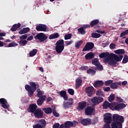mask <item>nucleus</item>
I'll return each mask as SVG.
<instances>
[{
  "instance_id": "obj_1",
  "label": "nucleus",
  "mask_w": 128,
  "mask_h": 128,
  "mask_svg": "<svg viewBox=\"0 0 128 128\" xmlns=\"http://www.w3.org/2000/svg\"><path fill=\"white\" fill-rule=\"evenodd\" d=\"M102 106L104 110H106V108H110L112 110H118V112L126 108V104L124 103L118 104V102L110 104L108 101H105L103 103Z\"/></svg>"
},
{
  "instance_id": "obj_2",
  "label": "nucleus",
  "mask_w": 128,
  "mask_h": 128,
  "mask_svg": "<svg viewBox=\"0 0 128 128\" xmlns=\"http://www.w3.org/2000/svg\"><path fill=\"white\" fill-rule=\"evenodd\" d=\"M113 122L112 123V128H122V123L124 122V116H120L118 114H114L112 115Z\"/></svg>"
},
{
  "instance_id": "obj_3",
  "label": "nucleus",
  "mask_w": 128,
  "mask_h": 128,
  "mask_svg": "<svg viewBox=\"0 0 128 128\" xmlns=\"http://www.w3.org/2000/svg\"><path fill=\"white\" fill-rule=\"evenodd\" d=\"M28 84L25 86V90L28 92V96L30 98H32L34 96V94L36 90V84L34 82H30Z\"/></svg>"
},
{
  "instance_id": "obj_4",
  "label": "nucleus",
  "mask_w": 128,
  "mask_h": 128,
  "mask_svg": "<svg viewBox=\"0 0 128 128\" xmlns=\"http://www.w3.org/2000/svg\"><path fill=\"white\" fill-rule=\"evenodd\" d=\"M113 58H108V62H105V63H108V64H110V66H114L116 64H118V62H120L122 60V58H124V56L122 55H120L119 56H118V55L113 54Z\"/></svg>"
},
{
  "instance_id": "obj_5",
  "label": "nucleus",
  "mask_w": 128,
  "mask_h": 128,
  "mask_svg": "<svg viewBox=\"0 0 128 128\" xmlns=\"http://www.w3.org/2000/svg\"><path fill=\"white\" fill-rule=\"evenodd\" d=\"M55 50L57 54H62L64 50V40H59L56 43Z\"/></svg>"
},
{
  "instance_id": "obj_6",
  "label": "nucleus",
  "mask_w": 128,
  "mask_h": 128,
  "mask_svg": "<svg viewBox=\"0 0 128 128\" xmlns=\"http://www.w3.org/2000/svg\"><path fill=\"white\" fill-rule=\"evenodd\" d=\"M99 58H106L104 59V62H108L109 58H114L113 54H110L108 52H102L99 54Z\"/></svg>"
},
{
  "instance_id": "obj_7",
  "label": "nucleus",
  "mask_w": 128,
  "mask_h": 128,
  "mask_svg": "<svg viewBox=\"0 0 128 128\" xmlns=\"http://www.w3.org/2000/svg\"><path fill=\"white\" fill-rule=\"evenodd\" d=\"M34 38L35 40H38L40 42H44L48 40V36H46L45 34L40 32L34 36Z\"/></svg>"
},
{
  "instance_id": "obj_8",
  "label": "nucleus",
  "mask_w": 128,
  "mask_h": 128,
  "mask_svg": "<svg viewBox=\"0 0 128 128\" xmlns=\"http://www.w3.org/2000/svg\"><path fill=\"white\" fill-rule=\"evenodd\" d=\"M92 64L96 66L94 68L96 70H104L102 66L100 64V63L98 62V59L97 58H93L92 60Z\"/></svg>"
},
{
  "instance_id": "obj_9",
  "label": "nucleus",
  "mask_w": 128,
  "mask_h": 128,
  "mask_svg": "<svg viewBox=\"0 0 128 128\" xmlns=\"http://www.w3.org/2000/svg\"><path fill=\"white\" fill-rule=\"evenodd\" d=\"M94 48V44L92 42H88L82 50V52H88Z\"/></svg>"
},
{
  "instance_id": "obj_10",
  "label": "nucleus",
  "mask_w": 128,
  "mask_h": 128,
  "mask_svg": "<svg viewBox=\"0 0 128 128\" xmlns=\"http://www.w3.org/2000/svg\"><path fill=\"white\" fill-rule=\"evenodd\" d=\"M91 101L93 104V106H96V104H100V102H104V98L100 96H95L94 97L92 100Z\"/></svg>"
},
{
  "instance_id": "obj_11",
  "label": "nucleus",
  "mask_w": 128,
  "mask_h": 128,
  "mask_svg": "<svg viewBox=\"0 0 128 128\" xmlns=\"http://www.w3.org/2000/svg\"><path fill=\"white\" fill-rule=\"evenodd\" d=\"M110 113H106L104 116V120L106 124H110L112 120Z\"/></svg>"
},
{
  "instance_id": "obj_12",
  "label": "nucleus",
  "mask_w": 128,
  "mask_h": 128,
  "mask_svg": "<svg viewBox=\"0 0 128 128\" xmlns=\"http://www.w3.org/2000/svg\"><path fill=\"white\" fill-rule=\"evenodd\" d=\"M85 92L89 98H90L94 94V88L92 86H88L86 88Z\"/></svg>"
},
{
  "instance_id": "obj_13",
  "label": "nucleus",
  "mask_w": 128,
  "mask_h": 128,
  "mask_svg": "<svg viewBox=\"0 0 128 128\" xmlns=\"http://www.w3.org/2000/svg\"><path fill=\"white\" fill-rule=\"evenodd\" d=\"M36 30L37 32H47L48 26L46 24H39L36 26Z\"/></svg>"
},
{
  "instance_id": "obj_14",
  "label": "nucleus",
  "mask_w": 128,
  "mask_h": 128,
  "mask_svg": "<svg viewBox=\"0 0 128 128\" xmlns=\"http://www.w3.org/2000/svg\"><path fill=\"white\" fill-rule=\"evenodd\" d=\"M92 118H83L80 120V122L81 124L86 126H90L92 124Z\"/></svg>"
},
{
  "instance_id": "obj_15",
  "label": "nucleus",
  "mask_w": 128,
  "mask_h": 128,
  "mask_svg": "<svg viewBox=\"0 0 128 128\" xmlns=\"http://www.w3.org/2000/svg\"><path fill=\"white\" fill-rule=\"evenodd\" d=\"M73 102L74 99L72 98H70L68 100V102H64L63 108H72Z\"/></svg>"
},
{
  "instance_id": "obj_16",
  "label": "nucleus",
  "mask_w": 128,
  "mask_h": 128,
  "mask_svg": "<svg viewBox=\"0 0 128 128\" xmlns=\"http://www.w3.org/2000/svg\"><path fill=\"white\" fill-rule=\"evenodd\" d=\"M35 118H42L44 116V112L40 110V108H38L36 112L34 113Z\"/></svg>"
},
{
  "instance_id": "obj_17",
  "label": "nucleus",
  "mask_w": 128,
  "mask_h": 128,
  "mask_svg": "<svg viewBox=\"0 0 128 128\" xmlns=\"http://www.w3.org/2000/svg\"><path fill=\"white\" fill-rule=\"evenodd\" d=\"M36 108H38V106H36V104H31L29 106L27 110L28 112L34 114L36 110Z\"/></svg>"
},
{
  "instance_id": "obj_18",
  "label": "nucleus",
  "mask_w": 128,
  "mask_h": 128,
  "mask_svg": "<svg viewBox=\"0 0 128 128\" xmlns=\"http://www.w3.org/2000/svg\"><path fill=\"white\" fill-rule=\"evenodd\" d=\"M0 104L3 108H8L10 106L8 105V101L4 98H0Z\"/></svg>"
},
{
  "instance_id": "obj_19",
  "label": "nucleus",
  "mask_w": 128,
  "mask_h": 128,
  "mask_svg": "<svg viewBox=\"0 0 128 128\" xmlns=\"http://www.w3.org/2000/svg\"><path fill=\"white\" fill-rule=\"evenodd\" d=\"M82 79L80 78H78L76 80V88L78 90V88H80L82 86Z\"/></svg>"
},
{
  "instance_id": "obj_20",
  "label": "nucleus",
  "mask_w": 128,
  "mask_h": 128,
  "mask_svg": "<svg viewBox=\"0 0 128 128\" xmlns=\"http://www.w3.org/2000/svg\"><path fill=\"white\" fill-rule=\"evenodd\" d=\"M86 101H83L78 103V106L77 108L78 110H84V108H86Z\"/></svg>"
},
{
  "instance_id": "obj_21",
  "label": "nucleus",
  "mask_w": 128,
  "mask_h": 128,
  "mask_svg": "<svg viewBox=\"0 0 128 128\" xmlns=\"http://www.w3.org/2000/svg\"><path fill=\"white\" fill-rule=\"evenodd\" d=\"M94 109L91 106H88L85 110V114L86 116H92V112H94Z\"/></svg>"
},
{
  "instance_id": "obj_22",
  "label": "nucleus",
  "mask_w": 128,
  "mask_h": 128,
  "mask_svg": "<svg viewBox=\"0 0 128 128\" xmlns=\"http://www.w3.org/2000/svg\"><path fill=\"white\" fill-rule=\"evenodd\" d=\"M60 96L63 98L64 100H68V94H66V92L64 90L60 92H58Z\"/></svg>"
},
{
  "instance_id": "obj_23",
  "label": "nucleus",
  "mask_w": 128,
  "mask_h": 128,
  "mask_svg": "<svg viewBox=\"0 0 128 128\" xmlns=\"http://www.w3.org/2000/svg\"><path fill=\"white\" fill-rule=\"evenodd\" d=\"M46 99V96L44 95L37 100L38 106H42L44 104V102Z\"/></svg>"
},
{
  "instance_id": "obj_24",
  "label": "nucleus",
  "mask_w": 128,
  "mask_h": 128,
  "mask_svg": "<svg viewBox=\"0 0 128 128\" xmlns=\"http://www.w3.org/2000/svg\"><path fill=\"white\" fill-rule=\"evenodd\" d=\"M85 60H92L94 58V54L92 52H90L85 56Z\"/></svg>"
},
{
  "instance_id": "obj_25",
  "label": "nucleus",
  "mask_w": 128,
  "mask_h": 128,
  "mask_svg": "<svg viewBox=\"0 0 128 128\" xmlns=\"http://www.w3.org/2000/svg\"><path fill=\"white\" fill-rule=\"evenodd\" d=\"M120 84H122L120 82H112V84L110 86V88H111L112 90H116L118 88V87L120 86Z\"/></svg>"
},
{
  "instance_id": "obj_26",
  "label": "nucleus",
  "mask_w": 128,
  "mask_h": 128,
  "mask_svg": "<svg viewBox=\"0 0 128 128\" xmlns=\"http://www.w3.org/2000/svg\"><path fill=\"white\" fill-rule=\"evenodd\" d=\"M19 28H20V24L18 23V24H14L12 26L10 30H11V32H16Z\"/></svg>"
},
{
  "instance_id": "obj_27",
  "label": "nucleus",
  "mask_w": 128,
  "mask_h": 128,
  "mask_svg": "<svg viewBox=\"0 0 128 128\" xmlns=\"http://www.w3.org/2000/svg\"><path fill=\"white\" fill-rule=\"evenodd\" d=\"M30 32V28H23L22 30H20L18 32L20 34H26V32Z\"/></svg>"
},
{
  "instance_id": "obj_28",
  "label": "nucleus",
  "mask_w": 128,
  "mask_h": 128,
  "mask_svg": "<svg viewBox=\"0 0 128 128\" xmlns=\"http://www.w3.org/2000/svg\"><path fill=\"white\" fill-rule=\"evenodd\" d=\"M104 84V82L102 80H98L94 82V88H98L102 86Z\"/></svg>"
},
{
  "instance_id": "obj_29",
  "label": "nucleus",
  "mask_w": 128,
  "mask_h": 128,
  "mask_svg": "<svg viewBox=\"0 0 128 128\" xmlns=\"http://www.w3.org/2000/svg\"><path fill=\"white\" fill-rule=\"evenodd\" d=\"M42 110H44L45 114H52V108L50 107L43 108Z\"/></svg>"
},
{
  "instance_id": "obj_30",
  "label": "nucleus",
  "mask_w": 128,
  "mask_h": 128,
  "mask_svg": "<svg viewBox=\"0 0 128 128\" xmlns=\"http://www.w3.org/2000/svg\"><path fill=\"white\" fill-rule=\"evenodd\" d=\"M100 22V20L96 19L90 22V26L91 28H94L95 26H96Z\"/></svg>"
},
{
  "instance_id": "obj_31",
  "label": "nucleus",
  "mask_w": 128,
  "mask_h": 128,
  "mask_svg": "<svg viewBox=\"0 0 128 128\" xmlns=\"http://www.w3.org/2000/svg\"><path fill=\"white\" fill-rule=\"evenodd\" d=\"M64 128H70L72 126V122L66 121L64 124Z\"/></svg>"
},
{
  "instance_id": "obj_32",
  "label": "nucleus",
  "mask_w": 128,
  "mask_h": 128,
  "mask_svg": "<svg viewBox=\"0 0 128 128\" xmlns=\"http://www.w3.org/2000/svg\"><path fill=\"white\" fill-rule=\"evenodd\" d=\"M60 36V34L56 32L54 34H52L49 36V40H54V38H58Z\"/></svg>"
},
{
  "instance_id": "obj_33",
  "label": "nucleus",
  "mask_w": 128,
  "mask_h": 128,
  "mask_svg": "<svg viewBox=\"0 0 128 128\" xmlns=\"http://www.w3.org/2000/svg\"><path fill=\"white\" fill-rule=\"evenodd\" d=\"M116 54H124L126 51L124 49H118L114 51Z\"/></svg>"
},
{
  "instance_id": "obj_34",
  "label": "nucleus",
  "mask_w": 128,
  "mask_h": 128,
  "mask_svg": "<svg viewBox=\"0 0 128 128\" xmlns=\"http://www.w3.org/2000/svg\"><path fill=\"white\" fill-rule=\"evenodd\" d=\"M36 54H38V50L33 49L32 51H30L29 52V55H30V56L32 57V56H36Z\"/></svg>"
},
{
  "instance_id": "obj_35",
  "label": "nucleus",
  "mask_w": 128,
  "mask_h": 128,
  "mask_svg": "<svg viewBox=\"0 0 128 128\" xmlns=\"http://www.w3.org/2000/svg\"><path fill=\"white\" fill-rule=\"evenodd\" d=\"M92 38H100V34L96 33V32H93L91 34Z\"/></svg>"
},
{
  "instance_id": "obj_36",
  "label": "nucleus",
  "mask_w": 128,
  "mask_h": 128,
  "mask_svg": "<svg viewBox=\"0 0 128 128\" xmlns=\"http://www.w3.org/2000/svg\"><path fill=\"white\" fill-rule=\"evenodd\" d=\"M96 72V70H93L92 69L90 68L87 70V74H92V76H94V74Z\"/></svg>"
},
{
  "instance_id": "obj_37",
  "label": "nucleus",
  "mask_w": 128,
  "mask_h": 128,
  "mask_svg": "<svg viewBox=\"0 0 128 128\" xmlns=\"http://www.w3.org/2000/svg\"><path fill=\"white\" fill-rule=\"evenodd\" d=\"M82 42H84L82 40H80V41L76 42L75 44V48H80V46H82Z\"/></svg>"
},
{
  "instance_id": "obj_38",
  "label": "nucleus",
  "mask_w": 128,
  "mask_h": 128,
  "mask_svg": "<svg viewBox=\"0 0 128 128\" xmlns=\"http://www.w3.org/2000/svg\"><path fill=\"white\" fill-rule=\"evenodd\" d=\"M18 44L20 46H24L28 44V41L26 40H21L18 42Z\"/></svg>"
},
{
  "instance_id": "obj_39",
  "label": "nucleus",
  "mask_w": 128,
  "mask_h": 128,
  "mask_svg": "<svg viewBox=\"0 0 128 128\" xmlns=\"http://www.w3.org/2000/svg\"><path fill=\"white\" fill-rule=\"evenodd\" d=\"M39 123L42 126H44V128L46 126V120H44V119L39 120Z\"/></svg>"
},
{
  "instance_id": "obj_40",
  "label": "nucleus",
  "mask_w": 128,
  "mask_h": 128,
  "mask_svg": "<svg viewBox=\"0 0 128 128\" xmlns=\"http://www.w3.org/2000/svg\"><path fill=\"white\" fill-rule=\"evenodd\" d=\"M78 30L81 34H86V30H84V28L82 27L78 28Z\"/></svg>"
},
{
  "instance_id": "obj_41",
  "label": "nucleus",
  "mask_w": 128,
  "mask_h": 128,
  "mask_svg": "<svg viewBox=\"0 0 128 128\" xmlns=\"http://www.w3.org/2000/svg\"><path fill=\"white\" fill-rule=\"evenodd\" d=\"M116 96H114V94H110L108 99V102H114V100Z\"/></svg>"
},
{
  "instance_id": "obj_42",
  "label": "nucleus",
  "mask_w": 128,
  "mask_h": 128,
  "mask_svg": "<svg viewBox=\"0 0 128 128\" xmlns=\"http://www.w3.org/2000/svg\"><path fill=\"white\" fill-rule=\"evenodd\" d=\"M122 64H126L128 62V55H124L122 62Z\"/></svg>"
},
{
  "instance_id": "obj_43",
  "label": "nucleus",
  "mask_w": 128,
  "mask_h": 128,
  "mask_svg": "<svg viewBox=\"0 0 128 128\" xmlns=\"http://www.w3.org/2000/svg\"><path fill=\"white\" fill-rule=\"evenodd\" d=\"M64 38L66 40H70V38H72V34H66L64 36Z\"/></svg>"
},
{
  "instance_id": "obj_44",
  "label": "nucleus",
  "mask_w": 128,
  "mask_h": 128,
  "mask_svg": "<svg viewBox=\"0 0 128 128\" xmlns=\"http://www.w3.org/2000/svg\"><path fill=\"white\" fill-rule=\"evenodd\" d=\"M68 94L70 96H74V90L72 88H68Z\"/></svg>"
},
{
  "instance_id": "obj_45",
  "label": "nucleus",
  "mask_w": 128,
  "mask_h": 128,
  "mask_svg": "<svg viewBox=\"0 0 128 128\" xmlns=\"http://www.w3.org/2000/svg\"><path fill=\"white\" fill-rule=\"evenodd\" d=\"M18 46V44L14 42H12V43H10L8 46V48H14V46Z\"/></svg>"
},
{
  "instance_id": "obj_46",
  "label": "nucleus",
  "mask_w": 128,
  "mask_h": 128,
  "mask_svg": "<svg viewBox=\"0 0 128 128\" xmlns=\"http://www.w3.org/2000/svg\"><path fill=\"white\" fill-rule=\"evenodd\" d=\"M112 80H108L106 82H105V86H112Z\"/></svg>"
},
{
  "instance_id": "obj_47",
  "label": "nucleus",
  "mask_w": 128,
  "mask_h": 128,
  "mask_svg": "<svg viewBox=\"0 0 128 128\" xmlns=\"http://www.w3.org/2000/svg\"><path fill=\"white\" fill-rule=\"evenodd\" d=\"M28 34H25L20 36V40H26V38H28Z\"/></svg>"
},
{
  "instance_id": "obj_48",
  "label": "nucleus",
  "mask_w": 128,
  "mask_h": 128,
  "mask_svg": "<svg viewBox=\"0 0 128 128\" xmlns=\"http://www.w3.org/2000/svg\"><path fill=\"white\" fill-rule=\"evenodd\" d=\"M74 42V41L72 40H71L70 41H66L65 42V46H70V44H72Z\"/></svg>"
},
{
  "instance_id": "obj_49",
  "label": "nucleus",
  "mask_w": 128,
  "mask_h": 128,
  "mask_svg": "<svg viewBox=\"0 0 128 128\" xmlns=\"http://www.w3.org/2000/svg\"><path fill=\"white\" fill-rule=\"evenodd\" d=\"M44 94V91L39 92L38 93H37L38 98H40L42 96V95Z\"/></svg>"
},
{
  "instance_id": "obj_50",
  "label": "nucleus",
  "mask_w": 128,
  "mask_h": 128,
  "mask_svg": "<svg viewBox=\"0 0 128 128\" xmlns=\"http://www.w3.org/2000/svg\"><path fill=\"white\" fill-rule=\"evenodd\" d=\"M52 114L54 116H56V118H58V116H60V114L58 113L56 110H54L52 111Z\"/></svg>"
},
{
  "instance_id": "obj_51",
  "label": "nucleus",
  "mask_w": 128,
  "mask_h": 128,
  "mask_svg": "<svg viewBox=\"0 0 128 128\" xmlns=\"http://www.w3.org/2000/svg\"><path fill=\"white\" fill-rule=\"evenodd\" d=\"M88 68V66H82L79 68V70H86Z\"/></svg>"
},
{
  "instance_id": "obj_52",
  "label": "nucleus",
  "mask_w": 128,
  "mask_h": 128,
  "mask_svg": "<svg viewBox=\"0 0 128 128\" xmlns=\"http://www.w3.org/2000/svg\"><path fill=\"white\" fill-rule=\"evenodd\" d=\"M33 128H44V126L40 124H36L33 126Z\"/></svg>"
},
{
  "instance_id": "obj_53",
  "label": "nucleus",
  "mask_w": 128,
  "mask_h": 128,
  "mask_svg": "<svg viewBox=\"0 0 128 128\" xmlns=\"http://www.w3.org/2000/svg\"><path fill=\"white\" fill-rule=\"evenodd\" d=\"M128 34H126V30L123 32H122L120 34V38H122L124 36H126Z\"/></svg>"
},
{
  "instance_id": "obj_54",
  "label": "nucleus",
  "mask_w": 128,
  "mask_h": 128,
  "mask_svg": "<svg viewBox=\"0 0 128 128\" xmlns=\"http://www.w3.org/2000/svg\"><path fill=\"white\" fill-rule=\"evenodd\" d=\"M72 126L73 128H74V126H76L77 124H78V122L76 121V120H74L73 122H72Z\"/></svg>"
},
{
  "instance_id": "obj_55",
  "label": "nucleus",
  "mask_w": 128,
  "mask_h": 128,
  "mask_svg": "<svg viewBox=\"0 0 128 128\" xmlns=\"http://www.w3.org/2000/svg\"><path fill=\"white\" fill-rule=\"evenodd\" d=\"M102 92L100 90H98L96 92V96H102Z\"/></svg>"
},
{
  "instance_id": "obj_56",
  "label": "nucleus",
  "mask_w": 128,
  "mask_h": 128,
  "mask_svg": "<svg viewBox=\"0 0 128 128\" xmlns=\"http://www.w3.org/2000/svg\"><path fill=\"white\" fill-rule=\"evenodd\" d=\"M110 48L111 50H114V48H116V44H110Z\"/></svg>"
},
{
  "instance_id": "obj_57",
  "label": "nucleus",
  "mask_w": 128,
  "mask_h": 128,
  "mask_svg": "<svg viewBox=\"0 0 128 128\" xmlns=\"http://www.w3.org/2000/svg\"><path fill=\"white\" fill-rule=\"evenodd\" d=\"M116 102H124L122 99L118 97H116Z\"/></svg>"
},
{
  "instance_id": "obj_58",
  "label": "nucleus",
  "mask_w": 128,
  "mask_h": 128,
  "mask_svg": "<svg viewBox=\"0 0 128 128\" xmlns=\"http://www.w3.org/2000/svg\"><path fill=\"white\" fill-rule=\"evenodd\" d=\"M53 128H60V124L58 123H56L54 124Z\"/></svg>"
},
{
  "instance_id": "obj_59",
  "label": "nucleus",
  "mask_w": 128,
  "mask_h": 128,
  "mask_svg": "<svg viewBox=\"0 0 128 128\" xmlns=\"http://www.w3.org/2000/svg\"><path fill=\"white\" fill-rule=\"evenodd\" d=\"M82 28L84 29L86 28H92L91 26H90V24H86V25H84Z\"/></svg>"
},
{
  "instance_id": "obj_60",
  "label": "nucleus",
  "mask_w": 128,
  "mask_h": 128,
  "mask_svg": "<svg viewBox=\"0 0 128 128\" xmlns=\"http://www.w3.org/2000/svg\"><path fill=\"white\" fill-rule=\"evenodd\" d=\"M103 90L104 92H108V90H110V87H106V88H104Z\"/></svg>"
},
{
  "instance_id": "obj_61",
  "label": "nucleus",
  "mask_w": 128,
  "mask_h": 128,
  "mask_svg": "<svg viewBox=\"0 0 128 128\" xmlns=\"http://www.w3.org/2000/svg\"><path fill=\"white\" fill-rule=\"evenodd\" d=\"M105 124L104 126V128H110V125L109 124Z\"/></svg>"
},
{
  "instance_id": "obj_62",
  "label": "nucleus",
  "mask_w": 128,
  "mask_h": 128,
  "mask_svg": "<svg viewBox=\"0 0 128 128\" xmlns=\"http://www.w3.org/2000/svg\"><path fill=\"white\" fill-rule=\"evenodd\" d=\"M98 122V118H94L92 120V124H96Z\"/></svg>"
},
{
  "instance_id": "obj_63",
  "label": "nucleus",
  "mask_w": 128,
  "mask_h": 128,
  "mask_svg": "<svg viewBox=\"0 0 128 128\" xmlns=\"http://www.w3.org/2000/svg\"><path fill=\"white\" fill-rule=\"evenodd\" d=\"M34 38L32 36H30L28 38H27V40H32Z\"/></svg>"
},
{
  "instance_id": "obj_64",
  "label": "nucleus",
  "mask_w": 128,
  "mask_h": 128,
  "mask_svg": "<svg viewBox=\"0 0 128 128\" xmlns=\"http://www.w3.org/2000/svg\"><path fill=\"white\" fill-rule=\"evenodd\" d=\"M126 84H128L127 81H124L122 82V86H126Z\"/></svg>"
}]
</instances>
